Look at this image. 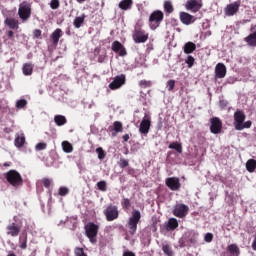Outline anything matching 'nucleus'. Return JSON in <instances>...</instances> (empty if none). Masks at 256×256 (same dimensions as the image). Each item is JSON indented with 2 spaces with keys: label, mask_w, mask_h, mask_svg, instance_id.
<instances>
[{
  "label": "nucleus",
  "mask_w": 256,
  "mask_h": 256,
  "mask_svg": "<svg viewBox=\"0 0 256 256\" xmlns=\"http://www.w3.org/2000/svg\"><path fill=\"white\" fill-rule=\"evenodd\" d=\"M132 39L134 43H147L149 41V32L143 29V22L138 21L132 32Z\"/></svg>",
  "instance_id": "nucleus-1"
},
{
  "label": "nucleus",
  "mask_w": 256,
  "mask_h": 256,
  "mask_svg": "<svg viewBox=\"0 0 256 256\" xmlns=\"http://www.w3.org/2000/svg\"><path fill=\"white\" fill-rule=\"evenodd\" d=\"M5 179L12 187H23V177L17 170H9L5 173Z\"/></svg>",
  "instance_id": "nucleus-2"
},
{
  "label": "nucleus",
  "mask_w": 256,
  "mask_h": 256,
  "mask_svg": "<svg viewBox=\"0 0 256 256\" xmlns=\"http://www.w3.org/2000/svg\"><path fill=\"white\" fill-rule=\"evenodd\" d=\"M163 19H165V14L161 10L153 11L149 16V27L152 31L158 29L163 23Z\"/></svg>",
  "instance_id": "nucleus-3"
},
{
  "label": "nucleus",
  "mask_w": 256,
  "mask_h": 256,
  "mask_svg": "<svg viewBox=\"0 0 256 256\" xmlns=\"http://www.w3.org/2000/svg\"><path fill=\"white\" fill-rule=\"evenodd\" d=\"M141 221V212L139 210H133L131 217L128 219L126 227L131 235L137 233V225Z\"/></svg>",
  "instance_id": "nucleus-4"
},
{
  "label": "nucleus",
  "mask_w": 256,
  "mask_h": 256,
  "mask_svg": "<svg viewBox=\"0 0 256 256\" xmlns=\"http://www.w3.org/2000/svg\"><path fill=\"white\" fill-rule=\"evenodd\" d=\"M86 237H88L90 243H97V234L99 233V225L89 222L84 227Z\"/></svg>",
  "instance_id": "nucleus-5"
},
{
  "label": "nucleus",
  "mask_w": 256,
  "mask_h": 256,
  "mask_svg": "<svg viewBox=\"0 0 256 256\" xmlns=\"http://www.w3.org/2000/svg\"><path fill=\"white\" fill-rule=\"evenodd\" d=\"M18 16L23 23H25V21H29V19H31V3L27 1L20 3L18 8Z\"/></svg>",
  "instance_id": "nucleus-6"
},
{
  "label": "nucleus",
  "mask_w": 256,
  "mask_h": 256,
  "mask_svg": "<svg viewBox=\"0 0 256 256\" xmlns=\"http://www.w3.org/2000/svg\"><path fill=\"white\" fill-rule=\"evenodd\" d=\"M103 213L106 217V221L111 222L119 219V207L113 204H109Z\"/></svg>",
  "instance_id": "nucleus-7"
},
{
  "label": "nucleus",
  "mask_w": 256,
  "mask_h": 256,
  "mask_svg": "<svg viewBox=\"0 0 256 256\" xmlns=\"http://www.w3.org/2000/svg\"><path fill=\"white\" fill-rule=\"evenodd\" d=\"M172 213L174 217H178V219H185V217L189 215V206L183 203L176 204Z\"/></svg>",
  "instance_id": "nucleus-8"
},
{
  "label": "nucleus",
  "mask_w": 256,
  "mask_h": 256,
  "mask_svg": "<svg viewBox=\"0 0 256 256\" xmlns=\"http://www.w3.org/2000/svg\"><path fill=\"white\" fill-rule=\"evenodd\" d=\"M223 131V122L218 117H212L210 119V132L213 135H219Z\"/></svg>",
  "instance_id": "nucleus-9"
},
{
  "label": "nucleus",
  "mask_w": 256,
  "mask_h": 256,
  "mask_svg": "<svg viewBox=\"0 0 256 256\" xmlns=\"http://www.w3.org/2000/svg\"><path fill=\"white\" fill-rule=\"evenodd\" d=\"M240 7H241V1H235L231 4H228L224 8V13L226 17H233V15H237V13H239Z\"/></svg>",
  "instance_id": "nucleus-10"
},
{
  "label": "nucleus",
  "mask_w": 256,
  "mask_h": 256,
  "mask_svg": "<svg viewBox=\"0 0 256 256\" xmlns=\"http://www.w3.org/2000/svg\"><path fill=\"white\" fill-rule=\"evenodd\" d=\"M202 7V0H188L185 4V9H187V11H191L192 13H198V11H201Z\"/></svg>",
  "instance_id": "nucleus-11"
},
{
  "label": "nucleus",
  "mask_w": 256,
  "mask_h": 256,
  "mask_svg": "<svg viewBox=\"0 0 256 256\" xmlns=\"http://www.w3.org/2000/svg\"><path fill=\"white\" fill-rule=\"evenodd\" d=\"M165 185L170 191H179L181 189V180L179 177H168Z\"/></svg>",
  "instance_id": "nucleus-12"
},
{
  "label": "nucleus",
  "mask_w": 256,
  "mask_h": 256,
  "mask_svg": "<svg viewBox=\"0 0 256 256\" xmlns=\"http://www.w3.org/2000/svg\"><path fill=\"white\" fill-rule=\"evenodd\" d=\"M125 81H126L125 74L118 75L109 84V89H111V91H115L117 89H121V87H123V85H125Z\"/></svg>",
  "instance_id": "nucleus-13"
},
{
  "label": "nucleus",
  "mask_w": 256,
  "mask_h": 256,
  "mask_svg": "<svg viewBox=\"0 0 256 256\" xmlns=\"http://www.w3.org/2000/svg\"><path fill=\"white\" fill-rule=\"evenodd\" d=\"M245 119H247V116L243 110H237L234 113V127L236 131L240 128L241 124L245 123Z\"/></svg>",
  "instance_id": "nucleus-14"
},
{
  "label": "nucleus",
  "mask_w": 256,
  "mask_h": 256,
  "mask_svg": "<svg viewBox=\"0 0 256 256\" xmlns=\"http://www.w3.org/2000/svg\"><path fill=\"white\" fill-rule=\"evenodd\" d=\"M179 19L183 25H192L197 21V18L187 12H180Z\"/></svg>",
  "instance_id": "nucleus-15"
},
{
  "label": "nucleus",
  "mask_w": 256,
  "mask_h": 256,
  "mask_svg": "<svg viewBox=\"0 0 256 256\" xmlns=\"http://www.w3.org/2000/svg\"><path fill=\"white\" fill-rule=\"evenodd\" d=\"M6 230L7 235H10V237H18L19 233H21V226L13 222L6 227Z\"/></svg>",
  "instance_id": "nucleus-16"
},
{
  "label": "nucleus",
  "mask_w": 256,
  "mask_h": 256,
  "mask_svg": "<svg viewBox=\"0 0 256 256\" xmlns=\"http://www.w3.org/2000/svg\"><path fill=\"white\" fill-rule=\"evenodd\" d=\"M111 49L114 51V53H118L120 57H125V55H127V49H125V46H123V44H121L119 41H114Z\"/></svg>",
  "instance_id": "nucleus-17"
},
{
  "label": "nucleus",
  "mask_w": 256,
  "mask_h": 256,
  "mask_svg": "<svg viewBox=\"0 0 256 256\" xmlns=\"http://www.w3.org/2000/svg\"><path fill=\"white\" fill-rule=\"evenodd\" d=\"M150 129H151V119L145 116L140 123L139 131L142 135H147Z\"/></svg>",
  "instance_id": "nucleus-18"
},
{
  "label": "nucleus",
  "mask_w": 256,
  "mask_h": 256,
  "mask_svg": "<svg viewBox=\"0 0 256 256\" xmlns=\"http://www.w3.org/2000/svg\"><path fill=\"white\" fill-rule=\"evenodd\" d=\"M225 75H227V67L223 63H218L215 67L216 79H224Z\"/></svg>",
  "instance_id": "nucleus-19"
},
{
  "label": "nucleus",
  "mask_w": 256,
  "mask_h": 256,
  "mask_svg": "<svg viewBox=\"0 0 256 256\" xmlns=\"http://www.w3.org/2000/svg\"><path fill=\"white\" fill-rule=\"evenodd\" d=\"M4 25H6V27H9V29L17 30L19 29V20L13 17H7L4 20Z\"/></svg>",
  "instance_id": "nucleus-20"
},
{
  "label": "nucleus",
  "mask_w": 256,
  "mask_h": 256,
  "mask_svg": "<svg viewBox=\"0 0 256 256\" xmlns=\"http://www.w3.org/2000/svg\"><path fill=\"white\" fill-rule=\"evenodd\" d=\"M63 37V30L57 28L51 35L50 39L52 40L53 45H59V40Z\"/></svg>",
  "instance_id": "nucleus-21"
},
{
  "label": "nucleus",
  "mask_w": 256,
  "mask_h": 256,
  "mask_svg": "<svg viewBox=\"0 0 256 256\" xmlns=\"http://www.w3.org/2000/svg\"><path fill=\"white\" fill-rule=\"evenodd\" d=\"M226 251L228 253V256H239L241 255V250L239 249V246L237 244H230L227 246Z\"/></svg>",
  "instance_id": "nucleus-22"
},
{
  "label": "nucleus",
  "mask_w": 256,
  "mask_h": 256,
  "mask_svg": "<svg viewBox=\"0 0 256 256\" xmlns=\"http://www.w3.org/2000/svg\"><path fill=\"white\" fill-rule=\"evenodd\" d=\"M196 49L197 45H195L193 42H187L183 47L185 55H191V53H193Z\"/></svg>",
  "instance_id": "nucleus-23"
},
{
  "label": "nucleus",
  "mask_w": 256,
  "mask_h": 256,
  "mask_svg": "<svg viewBox=\"0 0 256 256\" xmlns=\"http://www.w3.org/2000/svg\"><path fill=\"white\" fill-rule=\"evenodd\" d=\"M27 241H28V235H27V232L24 231L19 236V247L22 250L27 249Z\"/></svg>",
  "instance_id": "nucleus-24"
},
{
  "label": "nucleus",
  "mask_w": 256,
  "mask_h": 256,
  "mask_svg": "<svg viewBox=\"0 0 256 256\" xmlns=\"http://www.w3.org/2000/svg\"><path fill=\"white\" fill-rule=\"evenodd\" d=\"M244 41L249 47H256V31L245 37Z\"/></svg>",
  "instance_id": "nucleus-25"
},
{
  "label": "nucleus",
  "mask_w": 256,
  "mask_h": 256,
  "mask_svg": "<svg viewBox=\"0 0 256 256\" xmlns=\"http://www.w3.org/2000/svg\"><path fill=\"white\" fill-rule=\"evenodd\" d=\"M118 7L123 11H129L133 7V0H122Z\"/></svg>",
  "instance_id": "nucleus-26"
},
{
  "label": "nucleus",
  "mask_w": 256,
  "mask_h": 256,
  "mask_svg": "<svg viewBox=\"0 0 256 256\" xmlns=\"http://www.w3.org/2000/svg\"><path fill=\"white\" fill-rule=\"evenodd\" d=\"M177 227H179V222L176 220V218H170L166 226L167 231H175Z\"/></svg>",
  "instance_id": "nucleus-27"
},
{
  "label": "nucleus",
  "mask_w": 256,
  "mask_h": 256,
  "mask_svg": "<svg viewBox=\"0 0 256 256\" xmlns=\"http://www.w3.org/2000/svg\"><path fill=\"white\" fill-rule=\"evenodd\" d=\"M54 123L58 127H63V125H67V118L63 115H56L54 116Z\"/></svg>",
  "instance_id": "nucleus-28"
},
{
  "label": "nucleus",
  "mask_w": 256,
  "mask_h": 256,
  "mask_svg": "<svg viewBox=\"0 0 256 256\" xmlns=\"http://www.w3.org/2000/svg\"><path fill=\"white\" fill-rule=\"evenodd\" d=\"M33 67L34 66L31 63L23 64V67H22L23 75H26V76L33 75Z\"/></svg>",
  "instance_id": "nucleus-29"
},
{
  "label": "nucleus",
  "mask_w": 256,
  "mask_h": 256,
  "mask_svg": "<svg viewBox=\"0 0 256 256\" xmlns=\"http://www.w3.org/2000/svg\"><path fill=\"white\" fill-rule=\"evenodd\" d=\"M246 169L249 171V173L255 172L256 169V160L255 159H249L246 162Z\"/></svg>",
  "instance_id": "nucleus-30"
},
{
  "label": "nucleus",
  "mask_w": 256,
  "mask_h": 256,
  "mask_svg": "<svg viewBox=\"0 0 256 256\" xmlns=\"http://www.w3.org/2000/svg\"><path fill=\"white\" fill-rule=\"evenodd\" d=\"M85 14L82 16H78L74 19L73 25L76 27V29H80L81 25L85 23Z\"/></svg>",
  "instance_id": "nucleus-31"
},
{
  "label": "nucleus",
  "mask_w": 256,
  "mask_h": 256,
  "mask_svg": "<svg viewBox=\"0 0 256 256\" xmlns=\"http://www.w3.org/2000/svg\"><path fill=\"white\" fill-rule=\"evenodd\" d=\"M164 11L165 13H168V15H171V13L175 11V8H173V3H171V1L167 0L164 2Z\"/></svg>",
  "instance_id": "nucleus-32"
},
{
  "label": "nucleus",
  "mask_w": 256,
  "mask_h": 256,
  "mask_svg": "<svg viewBox=\"0 0 256 256\" xmlns=\"http://www.w3.org/2000/svg\"><path fill=\"white\" fill-rule=\"evenodd\" d=\"M168 147L169 149H174L177 153H183V146L179 142H172Z\"/></svg>",
  "instance_id": "nucleus-33"
},
{
  "label": "nucleus",
  "mask_w": 256,
  "mask_h": 256,
  "mask_svg": "<svg viewBox=\"0 0 256 256\" xmlns=\"http://www.w3.org/2000/svg\"><path fill=\"white\" fill-rule=\"evenodd\" d=\"M62 149L64 153H73V145L68 141L62 142Z\"/></svg>",
  "instance_id": "nucleus-34"
},
{
  "label": "nucleus",
  "mask_w": 256,
  "mask_h": 256,
  "mask_svg": "<svg viewBox=\"0 0 256 256\" xmlns=\"http://www.w3.org/2000/svg\"><path fill=\"white\" fill-rule=\"evenodd\" d=\"M121 207L122 209H124V211H128V209H131V199L123 198L121 201Z\"/></svg>",
  "instance_id": "nucleus-35"
},
{
  "label": "nucleus",
  "mask_w": 256,
  "mask_h": 256,
  "mask_svg": "<svg viewBox=\"0 0 256 256\" xmlns=\"http://www.w3.org/2000/svg\"><path fill=\"white\" fill-rule=\"evenodd\" d=\"M15 147L21 148L25 145V136H18L14 140Z\"/></svg>",
  "instance_id": "nucleus-36"
},
{
  "label": "nucleus",
  "mask_w": 256,
  "mask_h": 256,
  "mask_svg": "<svg viewBox=\"0 0 256 256\" xmlns=\"http://www.w3.org/2000/svg\"><path fill=\"white\" fill-rule=\"evenodd\" d=\"M162 251H163L164 255L173 256V249L171 248V246L169 244H163Z\"/></svg>",
  "instance_id": "nucleus-37"
},
{
  "label": "nucleus",
  "mask_w": 256,
  "mask_h": 256,
  "mask_svg": "<svg viewBox=\"0 0 256 256\" xmlns=\"http://www.w3.org/2000/svg\"><path fill=\"white\" fill-rule=\"evenodd\" d=\"M251 125H253V122H251V120H248L246 122L241 123L236 131H243V129H251Z\"/></svg>",
  "instance_id": "nucleus-38"
},
{
  "label": "nucleus",
  "mask_w": 256,
  "mask_h": 256,
  "mask_svg": "<svg viewBox=\"0 0 256 256\" xmlns=\"http://www.w3.org/2000/svg\"><path fill=\"white\" fill-rule=\"evenodd\" d=\"M115 133H121L123 131V123L120 121H115L113 123Z\"/></svg>",
  "instance_id": "nucleus-39"
},
{
  "label": "nucleus",
  "mask_w": 256,
  "mask_h": 256,
  "mask_svg": "<svg viewBox=\"0 0 256 256\" xmlns=\"http://www.w3.org/2000/svg\"><path fill=\"white\" fill-rule=\"evenodd\" d=\"M27 107V100L20 99L16 102V109H25Z\"/></svg>",
  "instance_id": "nucleus-40"
},
{
  "label": "nucleus",
  "mask_w": 256,
  "mask_h": 256,
  "mask_svg": "<svg viewBox=\"0 0 256 256\" xmlns=\"http://www.w3.org/2000/svg\"><path fill=\"white\" fill-rule=\"evenodd\" d=\"M96 153L98 155V159H100V161H103V159H105L106 157V153H105V150H103L101 147L97 148L96 149Z\"/></svg>",
  "instance_id": "nucleus-41"
},
{
  "label": "nucleus",
  "mask_w": 256,
  "mask_h": 256,
  "mask_svg": "<svg viewBox=\"0 0 256 256\" xmlns=\"http://www.w3.org/2000/svg\"><path fill=\"white\" fill-rule=\"evenodd\" d=\"M97 187L99 189V191H107V182L105 180H101L97 183Z\"/></svg>",
  "instance_id": "nucleus-42"
},
{
  "label": "nucleus",
  "mask_w": 256,
  "mask_h": 256,
  "mask_svg": "<svg viewBox=\"0 0 256 256\" xmlns=\"http://www.w3.org/2000/svg\"><path fill=\"white\" fill-rule=\"evenodd\" d=\"M185 63L188 65V68L191 69V67H193L195 65V58L191 55H189L186 60Z\"/></svg>",
  "instance_id": "nucleus-43"
},
{
  "label": "nucleus",
  "mask_w": 256,
  "mask_h": 256,
  "mask_svg": "<svg viewBox=\"0 0 256 256\" xmlns=\"http://www.w3.org/2000/svg\"><path fill=\"white\" fill-rule=\"evenodd\" d=\"M74 255L75 256H87V253H85V250H83V248L81 247H76L74 249Z\"/></svg>",
  "instance_id": "nucleus-44"
},
{
  "label": "nucleus",
  "mask_w": 256,
  "mask_h": 256,
  "mask_svg": "<svg viewBox=\"0 0 256 256\" xmlns=\"http://www.w3.org/2000/svg\"><path fill=\"white\" fill-rule=\"evenodd\" d=\"M36 151H45L47 149V143L40 142L35 146Z\"/></svg>",
  "instance_id": "nucleus-45"
},
{
  "label": "nucleus",
  "mask_w": 256,
  "mask_h": 256,
  "mask_svg": "<svg viewBox=\"0 0 256 256\" xmlns=\"http://www.w3.org/2000/svg\"><path fill=\"white\" fill-rule=\"evenodd\" d=\"M69 194V188L67 187H60L59 191H58V195H60L61 197H65V195Z\"/></svg>",
  "instance_id": "nucleus-46"
},
{
  "label": "nucleus",
  "mask_w": 256,
  "mask_h": 256,
  "mask_svg": "<svg viewBox=\"0 0 256 256\" xmlns=\"http://www.w3.org/2000/svg\"><path fill=\"white\" fill-rule=\"evenodd\" d=\"M139 87H141L142 89H147V87H151V81L141 80L139 82Z\"/></svg>",
  "instance_id": "nucleus-47"
},
{
  "label": "nucleus",
  "mask_w": 256,
  "mask_h": 256,
  "mask_svg": "<svg viewBox=\"0 0 256 256\" xmlns=\"http://www.w3.org/2000/svg\"><path fill=\"white\" fill-rule=\"evenodd\" d=\"M42 184L46 189H49L51 187V179L49 178H43Z\"/></svg>",
  "instance_id": "nucleus-48"
},
{
  "label": "nucleus",
  "mask_w": 256,
  "mask_h": 256,
  "mask_svg": "<svg viewBox=\"0 0 256 256\" xmlns=\"http://www.w3.org/2000/svg\"><path fill=\"white\" fill-rule=\"evenodd\" d=\"M59 0H51L50 2V7L51 9L55 10V9H59Z\"/></svg>",
  "instance_id": "nucleus-49"
},
{
  "label": "nucleus",
  "mask_w": 256,
  "mask_h": 256,
  "mask_svg": "<svg viewBox=\"0 0 256 256\" xmlns=\"http://www.w3.org/2000/svg\"><path fill=\"white\" fill-rule=\"evenodd\" d=\"M168 91H173L175 89V80H169L167 82Z\"/></svg>",
  "instance_id": "nucleus-50"
},
{
  "label": "nucleus",
  "mask_w": 256,
  "mask_h": 256,
  "mask_svg": "<svg viewBox=\"0 0 256 256\" xmlns=\"http://www.w3.org/2000/svg\"><path fill=\"white\" fill-rule=\"evenodd\" d=\"M119 165L121 169H125V167H129V161L126 159H120Z\"/></svg>",
  "instance_id": "nucleus-51"
},
{
  "label": "nucleus",
  "mask_w": 256,
  "mask_h": 256,
  "mask_svg": "<svg viewBox=\"0 0 256 256\" xmlns=\"http://www.w3.org/2000/svg\"><path fill=\"white\" fill-rule=\"evenodd\" d=\"M229 105V102L227 100H220L219 101V106L221 109H225Z\"/></svg>",
  "instance_id": "nucleus-52"
},
{
  "label": "nucleus",
  "mask_w": 256,
  "mask_h": 256,
  "mask_svg": "<svg viewBox=\"0 0 256 256\" xmlns=\"http://www.w3.org/2000/svg\"><path fill=\"white\" fill-rule=\"evenodd\" d=\"M41 34H42L41 30H39V29L34 30L33 31L34 39H39V37H41Z\"/></svg>",
  "instance_id": "nucleus-53"
},
{
  "label": "nucleus",
  "mask_w": 256,
  "mask_h": 256,
  "mask_svg": "<svg viewBox=\"0 0 256 256\" xmlns=\"http://www.w3.org/2000/svg\"><path fill=\"white\" fill-rule=\"evenodd\" d=\"M205 241H206V243H211V241H213V234H211V233H207L206 235H205Z\"/></svg>",
  "instance_id": "nucleus-54"
},
{
  "label": "nucleus",
  "mask_w": 256,
  "mask_h": 256,
  "mask_svg": "<svg viewBox=\"0 0 256 256\" xmlns=\"http://www.w3.org/2000/svg\"><path fill=\"white\" fill-rule=\"evenodd\" d=\"M8 39H11L12 41H15V32L13 30H9L7 32Z\"/></svg>",
  "instance_id": "nucleus-55"
},
{
  "label": "nucleus",
  "mask_w": 256,
  "mask_h": 256,
  "mask_svg": "<svg viewBox=\"0 0 256 256\" xmlns=\"http://www.w3.org/2000/svg\"><path fill=\"white\" fill-rule=\"evenodd\" d=\"M189 242L192 245H195V243H197V235L193 234V236L189 239Z\"/></svg>",
  "instance_id": "nucleus-56"
},
{
  "label": "nucleus",
  "mask_w": 256,
  "mask_h": 256,
  "mask_svg": "<svg viewBox=\"0 0 256 256\" xmlns=\"http://www.w3.org/2000/svg\"><path fill=\"white\" fill-rule=\"evenodd\" d=\"M130 138L131 137L129 136V134H125V135L122 136V139H123L124 143H127V141H129Z\"/></svg>",
  "instance_id": "nucleus-57"
},
{
  "label": "nucleus",
  "mask_w": 256,
  "mask_h": 256,
  "mask_svg": "<svg viewBox=\"0 0 256 256\" xmlns=\"http://www.w3.org/2000/svg\"><path fill=\"white\" fill-rule=\"evenodd\" d=\"M180 247H187V244H185V242H182V243L180 244Z\"/></svg>",
  "instance_id": "nucleus-58"
},
{
  "label": "nucleus",
  "mask_w": 256,
  "mask_h": 256,
  "mask_svg": "<svg viewBox=\"0 0 256 256\" xmlns=\"http://www.w3.org/2000/svg\"><path fill=\"white\" fill-rule=\"evenodd\" d=\"M86 0H77L78 3H84Z\"/></svg>",
  "instance_id": "nucleus-59"
},
{
  "label": "nucleus",
  "mask_w": 256,
  "mask_h": 256,
  "mask_svg": "<svg viewBox=\"0 0 256 256\" xmlns=\"http://www.w3.org/2000/svg\"><path fill=\"white\" fill-rule=\"evenodd\" d=\"M4 167H9V163H4Z\"/></svg>",
  "instance_id": "nucleus-60"
},
{
  "label": "nucleus",
  "mask_w": 256,
  "mask_h": 256,
  "mask_svg": "<svg viewBox=\"0 0 256 256\" xmlns=\"http://www.w3.org/2000/svg\"><path fill=\"white\" fill-rule=\"evenodd\" d=\"M117 136V133H112V137H116Z\"/></svg>",
  "instance_id": "nucleus-61"
}]
</instances>
